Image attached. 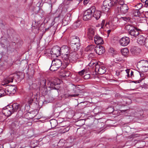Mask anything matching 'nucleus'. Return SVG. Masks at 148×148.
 I'll list each match as a JSON object with an SVG mask.
<instances>
[{
  "label": "nucleus",
  "instance_id": "obj_56",
  "mask_svg": "<svg viewBox=\"0 0 148 148\" xmlns=\"http://www.w3.org/2000/svg\"><path fill=\"white\" fill-rule=\"evenodd\" d=\"M64 20H63V21H62V22L64 23Z\"/></svg>",
  "mask_w": 148,
  "mask_h": 148
},
{
  "label": "nucleus",
  "instance_id": "obj_49",
  "mask_svg": "<svg viewBox=\"0 0 148 148\" xmlns=\"http://www.w3.org/2000/svg\"><path fill=\"white\" fill-rule=\"evenodd\" d=\"M78 95V94H73V95H70L71 97H76Z\"/></svg>",
  "mask_w": 148,
  "mask_h": 148
},
{
  "label": "nucleus",
  "instance_id": "obj_5",
  "mask_svg": "<svg viewBox=\"0 0 148 148\" xmlns=\"http://www.w3.org/2000/svg\"><path fill=\"white\" fill-rule=\"evenodd\" d=\"M94 6H92L84 12L83 17L84 20L87 21L91 18L92 16V12H94Z\"/></svg>",
  "mask_w": 148,
  "mask_h": 148
},
{
  "label": "nucleus",
  "instance_id": "obj_8",
  "mask_svg": "<svg viewBox=\"0 0 148 148\" xmlns=\"http://www.w3.org/2000/svg\"><path fill=\"white\" fill-rule=\"evenodd\" d=\"M14 76L13 74H12L5 77L1 83V85L4 86L12 82L13 81Z\"/></svg>",
  "mask_w": 148,
  "mask_h": 148
},
{
  "label": "nucleus",
  "instance_id": "obj_11",
  "mask_svg": "<svg viewBox=\"0 0 148 148\" xmlns=\"http://www.w3.org/2000/svg\"><path fill=\"white\" fill-rule=\"evenodd\" d=\"M130 42V38L126 36L122 38L120 40L119 42L120 45L122 46H125L128 45Z\"/></svg>",
  "mask_w": 148,
  "mask_h": 148
},
{
  "label": "nucleus",
  "instance_id": "obj_54",
  "mask_svg": "<svg viewBox=\"0 0 148 148\" xmlns=\"http://www.w3.org/2000/svg\"><path fill=\"white\" fill-rule=\"evenodd\" d=\"M111 30H112V29H109L108 31V33H109L111 32Z\"/></svg>",
  "mask_w": 148,
  "mask_h": 148
},
{
  "label": "nucleus",
  "instance_id": "obj_1",
  "mask_svg": "<svg viewBox=\"0 0 148 148\" xmlns=\"http://www.w3.org/2000/svg\"><path fill=\"white\" fill-rule=\"evenodd\" d=\"M20 108L21 106L19 104L15 103L3 108L2 112L5 116H9L14 112H17Z\"/></svg>",
  "mask_w": 148,
  "mask_h": 148
},
{
  "label": "nucleus",
  "instance_id": "obj_40",
  "mask_svg": "<svg viewBox=\"0 0 148 148\" xmlns=\"http://www.w3.org/2000/svg\"><path fill=\"white\" fill-rule=\"evenodd\" d=\"M85 72V70L84 69H83L81 71L79 72L78 73L80 75H82Z\"/></svg>",
  "mask_w": 148,
  "mask_h": 148
},
{
  "label": "nucleus",
  "instance_id": "obj_43",
  "mask_svg": "<svg viewBox=\"0 0 148 148\" xmlns=\"http://www.w3.org/2000/svg\"><path fill=\"white\" fill-rule=\"evenodd\" d=\"M105 21L104 20H103L102 21L101 23V28H103V27L104 25H105Z\"/></svg>",
  "mask_w": 148,
  "mask_h": 148
},
{
  "label": "nucleus",
  "instance_id": "obj_58",
  "mask_svg": "<svg viewBox=\"0 0 148 148\" xmlns=\"http://www.w3.org/2000/svg\"><path fill=\"white\" fill-rule=\"evenodd\" d=\"M54 121L56 122V120H54Z\"/></svg>",
  "mask_w": 148,
  "mask_h": 148
},
{
  "label": "nucleus",
  "instance_id": "obj_13",
  "mask_svg": "<svg viewBox=\"0 0 148 148\" xmlns=\"http://www.w3.org/2000/svg\"><path fill=\"white\" fill-rule=\"evenodd\" d=\"M80 46L79 43H71L70 44V48L72 51L75 52L77 51L79 49Z\"/></svg>",
  "mask_w": 148,
  "mask_h": 148
},
{
  "label": "nucleus",
  "instance_id": "obj_51",
  "mask_svg": "<svg viewBox=\"0 0 148 148\" xmlns=\"http://www.w3.org/2000/svg\"><path fill=\"white\" fill-rule=\"evenodd\" d=\"M94 55H93L92 53H90L89 55V57H92V56H93Z\"/></svg>",
  "mask_w": 148,
  "mask_h": 148
},
{
  "label": "nucleus",
  "instance_id": "obj_23",
  "mask_svg": "<svg viewBox=\"0 0 148 148\" xmlns=\"http://www.w3.org/2000/svg\"><path fill=\"white\" fill-rule=\"evenodd\" d=\"M62 58L65 63L68 62V61L70 60L69 54H61Z\"/></svg>",
  "mask_w": 148,
  "mask_h": 148
},
{
  "label": "nucleus",
  "instance_id": "obj_55",
  "mask_svg": "<svg viewBox=\"0 0 148 148\" xmlns=\"http://www.w3.org/2000/svg\"><path fill=\"white\" fill-rule=\"evenodd\" d=\"M2 132V130L1 128H0V134Z\"/></svg>",
  "mask_w": 148,
  "mask_h": 148
},
{
  "label": "nucleus",
  "instance_id": "obj_7",
  "mask_svg": "<svg viewBox=\"0 0 148 148\" xmlns=\"http://www.w3.org/2000/svg\"><path fill=\"white\" fill-rule=\"evenodd\" d=\"M113 4L111 0H105L103 2V7H102L103 9L108 11L109 10L112 6Z\"/></svg>",
  "mask_w": 148,
  "mask_h": 148
},
{
  "label": "nucleus",
  "instance_id": "obj_10",
  "mask_svg": "<svg viewBox=\"0 0 148 148\" xmlns=\"http://www.w3.org/2000/svg\"><path fill=\"white\" fill-rule=\"evenodd\" d=\"M95 72H97L100 74H102L104 73L106 71V69L103 66H100L99 65H97L96 67L95 68Z\"/></svg>",
  "mask_w": 148,
  "mask_h": 148
},
{
  "label": "nucleus",
  "instance_id": "obj_24",
  "mask_svg": "<svg viewBox=\"0 0 148 148\" xmlns=\"http://www.w3.org/2000/svg\"><path fill=\"white\" fill-rule=\"evenodd\" d=\"M140 49L136 47H133L131 49L132 53L134 55H137L139 52Z\"/></svg>",
  "mask_w": 148,
  "mask_h": 148
},
{
  "label": "nucleus",
  "instance_id": "obj_57",
  "mask_svg": "<svg viewBox=\"0 0 148 148\" xmlns=\"http://www.w3.org/2000/svg\"><path fill=\"white\" fill-rule=\"evenodd\" d=\"M57 80H58V81H60V80H59V79H57Z\"/></svg>",
  "mask_w": 148,
  "mask_h": 148
},
{
  "label": "nucleus",
  "instance_id": "obj_22",
  "mask_svg": "<svg viewBox=\"0 0 148 148\" xmlns=\"http://www.w3.org/2000/svg\"><path fill=\"white\" fill-rule=\"evenodd\" d=\"M70 128L69 126L62 127L59 130V132L60 133H64L68 132Z\"/></svg>",
  "mask_w": 148,
  "mask_h": 148
},
{
  "label": "nucleus",
  "instance_id": "obj_27",
  "mask_svg": "<svg viewBox=\"0 0 148 148\" xmlns=\"http://www.w3.org/2000/svg\"><path fill=\"white\" fill-rule=\"evenodd\" d=\"M35 95H34L32 93H30L28 97V102L29 103H31L34 98Z\"/></svg>",
  "mask_w": 148,
  "mask_h": 148
},
{
  "label": "nucleus",
  "instance_id": "obj_14",
  "mask_svg": "<svg viewBox=\"0 0 148 148\" xmlns=\"http://www.w3.org/2000/svg\"><path fill=\"white\" fill-rule=\"evenodd\" d=\"M146 40V38L143 35H140L138 37L137 42L140 45H145Z\"/></svg>",
  "mask_w": 148,
  "mask_h": 148
},
{
  "label": "nucleus",
  "instance_id": "obj_45",
  "mask_svg": "<svg viewBox=\"0 0 148 148\" xmlns=\"http://www.w3.org/2000/svg\"><path fill=\"white\" fill-rule=\"evenodd\" d=\"M145 46L148 49V38H146V40L145 41Z\"/></svg>",
  "mask_w": 148,
  "mask_h": 148
},
{
  "label": "nucleus",
  "instance_id": "obj_53",
  "mask_svg": "<svg viewBox=\"0 0 148 148\" xmlns=\"http://www.w3.org/2000/svg\"><path fill=\"white\" fill-rule=\"evenodd\" d=\"M42 81L43 82L44 84H46V80L45 79H44Z\"/></svg>",
  "mask_w": 148,
  "mask_h": 148
},
{
  "label": "nucleus",
  "instance_id": "obj_17",
  "mask_svg": "<svg viewBox=\"0 0 148 148\" xmlns=\"http://www.w3.org/2000/svg\"><path fill=\"white\" fill-rule=\"evenodd\" d=\"M94 12H92V16L96 20H98L100 17L101 16V11L97 10H96L95 6H94Z\"/></svg>",
  "mask_w": 148,
  "mask_h": 148
},
{
  "label": "nucleus",
  "instance_id": "obj_61",
  "mask_svg": "<svg viewBox=\"0 0 148 148\" xmlns=\"http://www.w3.org/2000/svg\"><path fill=\"white\" fill-rule=\"evenodd\" d=\"M1 97L0 96V97Z\"/></svg>",
  "mask_w": 148,
  "mask_h": 148
},
{
  "label": "nucleus",
  "instance_id": "obj_18",
  "mask_svg": "<svg viewBox=\"0 0 148 148\" xmlns=\"http://www.w3.org/2000/svg\"><path fill=\"white\" fill-rule=\"evenodd\" d=\"M60 52L61 54H68L70 53L71 52L69 51V49L67 46L65 45L62 46L61 48Z\"/></svg>",
  "mask_w": 148,
  "mask_h": 148
},
{
  "label": "nucleus",
  "instance_id": "obj_4",
  "mask_svg": "<svg viewBox=\"0 0 148 148\" xmlns=\"http://www.w3.org/2000/svg\"><path fill=\"white\" fill-rule=\"evenodd\" d=\"M129 8L127 5L124 4L123 5H121L120 7H117L115 10L116 13L120 14H125L128 12Z\"/></svg>",
  "mask_w": 148,
  "mask_h": 148
},
{
  "label": "nucleus",
  "instance_id": "obj_31",
  "mask_svg": "<svg viewBox=\"0 0 148 148\" xmlns=\"http://www.w3.org/2000/svg\"><path fill=\"white\" fill-rule=\"evenodd\" d=\"M133 14L136 16H138L140 14V12L138 9H135L133 11Z\"/></svg>",
  "mask_w": 148,
  "mask_h": 148
},
{
  "label": "nucleus",
  "instance_id": "obj_32",
  "mask_svg": "<svg viewBox=\"0 0 148 148\" xmlns=\"http://www.w3.org/2000/svg\"><path fill=\"white\" fill-rule=\"evenodd\" d=\"M89 65L90 66H92L93 67H94L95 66V68L96 67V66L97 65H99L98 63L95 62H94L93 61H91L90 62L89 64Z\"/></svg>",
  "mask_w": 148,
  "mask_h": 148
},
{
  "label": "nucleus",
  "instance_id": "obj_48",
  "mask_svg": "<svg viewBox=\"0 0 148 148\" xmlns=\"http://www.w3.org/2000/svg\"><path fill=\"white\" fill-rule=\"evenodd\" d=\"M89 0H84V4H87L88 3V2L89 1Z\"/></svg>",
  "mask_w": 148,
  "mask_h": 148
},
{
  "label": "nucleus",
  "instance_id": "obj_29",
  "mask_svg": "<svg viewBox=\"0 0 148 148\" xmlns=\"http://www.w3.org/2000/svg\"><path fill=\"white\" fill-rule=\"evenodd\" d=\"M79 38L77 36H74L73 37L71 43H79Z\"/></svg>",
  "mask_w": 148,
  "mask_h": 148
},
{
  "label": "nucleus",
  "instance_id": "obj_52",
  "mask_svg": "<svg viewBox=\"0 0 148 148\" xmlns=\"http://www.w3.org/2000/svg\"><path fill=\"white\" fill-rule=\"evenodd\" d=\"M131 76L132 77V76L133 77V72L132 71H131Z\"/></svg>",
  "mask_w": 148,
  "mask_h": 148
},
{
  "label": "nucleus",
  "instance_id": "obj_59",
  "mask_svg": "<svg viewBox=\"0 0 148 148\" xmlns=\"http://www.w3.org/2000/svg\"><path fill=\"white\" fill-rule=\"evenodd\" d=\"M139 5H142L141 4H139Z\"/></svg>",
  "mask_w": 148,
  "mask_h": 148
},
{
  "label": "nucleus",
  "instance_id": "obj_28",
  "mask_svg": "<svg viewBox=\"0 0 148 148\" xmlns=\"http://www.w3.org/2000/svg\"><path fill=\"white\" fill-rule=\"evenodd\" d=\"M122 54L125 56H127L129 53V51L127 48H125L121 50Z\"/></svg>",
  "mask_w": 148,
  "mask_h": 148
},
{
  "label": "nucleus",
  "instance_id": "obj_44",
  "mask_svg": "<svg viewBox=\"0 0 148 148\" xmlns=\"http://www.w3.org/2000/svg\"><path fill=\"white\" fill-rule=\"evenodd\" d=\"M90 77V74L85 75L84 76V78L85 79H88Z\"/></svg>",
  "mask_w": 148,
  "mask_h": 148
},
{
  "label": "nucleus",
  "instance_id": "obj_15",
  "mask_svg": "<svg viewBox=\"0 0 148 148\" xmlns=\"http://www.w3.org/2000/svg\"><path fill=\"white\" fill-rule=\"evenodd\" d=\"M69 57L70 60L75 61L79 58V56L75 52L73 51L69 53Z\"/></svg>",
  "mask_w": 148,
  "mask_h": 148
},
{
  "label": "nucleus",
  "instance_id": "obj_34",
  "mask_svg": "<svg viewBox=\"0 0 148 148\" xmlns=\"http://www.w3.org/2000/svg\"><path fill=\"white\" fill-rule=\"evenodd\" d=\"M81 22L80 21L76 22L73 24L74 28H77L79 27L80 25Z\"/></svg>",
  "mask_w": 148,
  "mask_h": 148
},
{
  "label": "nucleus",
  "instance_id": "obj_46",
  "mask_svg": "<svg viewBox=\"0 0 148 148\" xmlns=\"http://www.w3.org/2000/svg\"><path fill=\"white\" fill-rule=\"evenodd\" d=\"M109 51L112 53H114V49L113 48H110L109 50Z\"/></svg>",
  "mask_w": 148,
  "mask_h": 148
},
{
  "label": "nucleus",
  "instance_id": "obj_26",
  "mask_svg": "<svg viewBox=\"0 0 148 148\" xmlns=\"http://www.w3.org/2000/svg\"><path fill=\"white\" fill-rule=\"evenodd\" d=\"M8 93H7L6 89L4 88L0 89V96L1 97L3 96L6 95H8Z\"/></svg>",
  "mask_w": 148,
  "mask_h": 148
},
{
  "label": "nucleus",
  "instance_id": "obj_38",
  "mask_svg": "<svg viewBox=\"0 0 148 148\" xmlns=\"http://www.w3.org/2000/svg\"><path fill=\"white\" fill-rule=\"evenodd\" d=\"M123 19V20L127 22L129 21L130 19V18L129 17H121Z\"/></svg>",
  "mask_w": 148,
  "mask_h": 148
},
{
  "label": "nucleus",
  "instance_id": "obj_2",
  "mask_svg": "<svg viewBox=\"0 0 148 148\" xmlns=\"http://www.w3.org/2000/svg\"><path fill=\"white\" fill-rule=\"evenodd\" d=\"M137 67L142 72L147 71L148 70V61L145 60H140L138 62Z\"/></svg>",
  "mask_w": 148,
  "mask_h": 148
},
{
  "label": "nucleus",
  "instance_id": "obj_19",
  "mask_svg": "<svg viewBox=\"0 0 148 148\" xmlns=\"http://www.w3.org/2000/svg\"><path fill=\"white\" fill-rule=\"evenodd\" d=\"M95 33V30L92 28L89 29L88 32V36L90 39L92 40L94 36Z\"/></svg>",
  "mask_w": 148,
  "mask_h": 148
},
{
  "label": "nucleus",
  "instance_id": "obj_16",
  "mask_svg": "<svg viewBox=\"0 0 148 148\" xmlns=\"http://www.w3.org/2000/svg\"><path fill=\"white\" fill-rule=\"evenodd\" d=\"M94 41L97 45L102 44L103 43V40L102 38L98 35H96L94 37Z\"/></svg>",
  "mask_w": 148,
  "mask_h": 148
},
{
  "label": "nucleus",
  "instance_id": "obj_39",
  "mask_svg": "<svg viewBox=\"0 0 148 148\" xmlns=\"http://www.w3.org/2000/svg\"><path fill=\"white\" fill-rule=\"evenodd\" d=\"M16 123H17V121H14L11 124V126L12 128H14L16 127Z\"/></svg>",
  "mask_w": 148,
  "mask_h": 148
},
{
  "label": "nucleus",
  "instance_id": "obj_6",
  "mask_svg": "<svg viewBox=\"0 0 148 148\" xmlns=\"http://www.w3.org/2000/svg\"><path fill=\"white\" fill-rule=\"evenodd\" d=\"M50 53L52 57H58L61 54L60 48L58 46L53 47L51 49Z\"/></svg>",
  "mask_w": 148,
  "mask_h": 148
},
{
  "label": "nucleus",
  "instance_id": "obj_3",
  "mask_svg": "<svg viewBox=\"0 0 148 148\" xmlns=\"http://www.w3.org/2000/svg\"><path fill=\"white\" fill-rule=\"evenodd\" d=\"M62 61L59 59H56L53 60L51 63L50 69L51 71H54L57 70L60 68L62 64Z\"/></svg>",
  "mask_w": 148,
  "mask_h": 148
},
{
  "label": "nucleus",
  "instance_id": "obj_42",
  "mask_svg": "<svg viewBox=\"0 0 148 148\" xmlns=\"http://www.w3.org/2000/svg\"><path fill=\"white\" fill-rule=\"evenodd\" d=\"M115 61H116L120 62L122 61V59L121 57H119V56H118V57L115 58Z\"/></svg>",
  "mask_w": 148,
  "mask_h": 148
},
{
  "label": "nucleus",
  "instance_id": "obj_25",
  "mask_svg": "<svg viewBox=\"0 0 148 148\" xmlns=\"http://www.w3.org/2000/svg\"><path fill=\"white\" fill-rule=\"evenodd\" d=\"M105 26L108 28H110V29H114L116 28V26L113 24L112 22H109L107 23Z\"/></svg>",
  "mask_w": 148,
  "mask_h": 148
},
{
  "label": "nucleus",
  "instance_id": "obj_60",
  "mask_svg": "<svg viewBox=\"0 0 148 148\" xmlns=\"http://www.w3.org/2000/svg\"><path fill=\"white\" fill-rule=\"evenodd\" d=\"M52 123V122H51V124Z\"/></svg>",
  "mask_w": 148,
  "mask_h": 148
},
{
  "label": "nucleus",
  "instance_id": "obj_33",
  "mask_svg": "<svg viewBox=\"0 0 148 148\" xmlns=\"http://www.w3.org/2000/svg\"><path fill=\"white\" fill-rule=\"evenodd\" d=\"M94 48V47L92 45L88 46L86 48V50L87 51H91Z\"/></svg>",
  "mask_w": 148,
  "mask_h": 148
},
{
  "label": "nucleus",
  "instance_id": "obj_30",
  "mask_svg": "<svg viewBox=\"0 0 148 148\" xmlns=\"http://www.w3.org/2000/svg\"><path fill=\"white\" fill-rule=\"evenodd\" d=\"M134 27L131 25H128L125 26V29L126 30L128 31L129 33L130 32L134 29Z\"/></svg>",
  "mask_w": 148,
  "mask_h": 148
},
{
  "label": "nucleus",
  "instance_id": "obj_21",
  "mask_svg": "<svg viewBox=\"0 0 148 148\" xmlns=\"http://www.w3.org/2000/svg\"><path fill=\"white\" fill-rule=\"evenodd\" d=\"M15 88L16 87L15 86H11L9 87L7 89H6L7 93H8V95L11 93H14L16 92Z\"/></svg>",
  "mask_w": 148,
  "mask_h": 148
},
{
  "label": "nucleus",
  "instance_id": "obj_9",
  "mask_svg": "<svg viewBox=\"0 0 148 148\" xmlns=\"http://www.w3.org/2000/svg\"><path fill=\"white\" fill-rule=\"evenodd\" d=\"M141 32V30L139 29H138L135 27L132 30L129 34L131 36L132 38H136Z\"/></svg>",
  "mask_w": 148,
  "mask_h": 148
},
{
  "label": "nucleus",
  "instance_id": "obj_20",
  "mask_svg": "<svg viewBox=\"0 0 148 148\" xmlns=\"http://www.w3.org/2000/svg\"><path fill=\"white\" fill-rule=\"evenodd\" d=\"M59 84H60L59 82H49L48 83V86L51 89H58L57 86Z\"/></svg>",
  "mask_w": 148,
  "mask_h": 148
},
{
  "label": "nucleus",
  "instance_id": "obj_50",
  "mask_svg": "<svg viewBox=\"0 0 148 148\" xmlns=\"http://www.w3.org/2000/svg\"><path fill=\"white\" fill-rule=\"evenodd\" d=\"M125 71L127 73V76H130V75L129 74V73L130 72L129 70H126Z\"/></svg>",
  "mask_w": 148,
  "mask_h": 148
},
{
  "label": "nucleus",
  "instance_id": "obj_35",
  "mask_svg": "<svg viewBox=\"0 0 148 148\" xmlns=\"http://www.w3.org/2000/svg\"><path fill=\"white\" fill-rule=\"evenodd\" d=\"M64 74L63 75L64 77H68L69 76V75L70 74V73L69 71H64Z\"/></svg>",
  "mask_w": 148,
  "mask_h": 148
},
{
  "label": "nucleus",
  "instance_id": "obj_12",
  "mask_svg": "<svg viewBox=\"0 0 148 148\" xmlns=\"http://www.w3.org/2000/svg\"><path fill=\"white\" fill-rule=\"evenodd\" d=\"M94 50L97 54L101 55L105 52V50L103 47L102 45L97 46L94 49Z\"/></svg>",
  "mask_w": 148,
  "mask_h": 148
},
{
  "label": "nucleus",
  "instance_id": "obj_37",
  "mask_svg": "<svg viewBox=\"0 0 148 148\" xmlns=\"http://www.w3.org/2000/svg\"><path fill=\"white\" fill-rule=\"evenodd\" d=\"M118 4L122 5L126 4L124 3V1L123 0H119L118 2Z\"/></svg>",
  "mask_w": 148,
  "mask_h": 148
},
{
  "label": "nucleus",
  "instance_id": "obj_47",
  "mask_svg": "<svg viewBox=\"0 0 148 148\" xmlns=\"http://www.w3.org/2000/svg\"><path fill=\"white\" fill-rule=\"evenodd\" d=\"M141 2L143 3H145V5H146L148 1V0H141Z\"/></svg>",
  "mask_w": 148,
  "mask_h": 148
},
{
  "label": "nucleus",
  "instance_id": "obj_36",
  "mask_svg": "<svg viewBox=\"0 0 148 148\" xmlns=\"http://www.w3.org/2000/svg\"><path fill=\"white\" fill-rule=\"evenodd\" d=\"M112 2V3L113 4V6L116 5V7H118L117 5H118V1L117 0H111Z\"/></svg>",
  "mask_w": 148,
  "mask_h": 148
},
{
  "label": "nucleus",
  "instance_id": "obj_41",
  "mask_svg": "<svg viewBox=\"0 0 148 148\" xmlns=\"http://www.w3.org/2000/svg\"><path fill=\"white\" fill-rule=\"evenodd\" d=\"M146 22V19L143 17L140 18V22L141 23H144Z\"/></svg>",
  "mask_w": 148,
  "mask_h": 148
}]
</instances>
